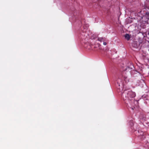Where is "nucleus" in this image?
Returning <instances> with one entry per match:
<instances>
[{"label": "nucleus", "instance_id": "obj_12", "mask_svg": "<svg viewBox=\"0 0 149 149\" xmlns=\"http://www.w3.org/2000/svg\"><path fill=\"white\" fill-rule=\"evenodd\" d=\"M119 88V89L120 90V87H119V88Z\"/></svg>", "mask_w": 149, "mask_h": 149}, {"label": "nucleus", "instance_id": "obj_15", "mask_svg": "<svg viewBox=\"0 0 149 149\" xmlns=\"http://www.w3.org/2000/svg\"><path fill=\"white\" fill-rule=\"evenodd\" d=\"M85 47H86V46H85Z\"/></svg>", "mask_w": 149, "mask_h": 149}, {"label": "nucleus", "instance_id": "obj_2", "mask_svg": "<svg viewBox=\"0 0 149 149\" xmlns=\"http://www.w3.org/2000/svg\"><path fill=\"white\" fill-rule=\"evenodd\" d=\"M86 32V30L84 31L83 33L81 34V39H82V40L83 39L86 40V39L88 38V37H87V35H88V34Z\"/></svg>", "mask_w": 149, "mask_h": 149}, {"label": "nucleus", "instance_id": "obj_10", "mask_svg": "<svg viewBox=\"0 0 149 149\" xmlns=\"http://www.w3.org/2000/svg\"><path fill=\"white\" fill-rule=\"evenodd\" d=\"M146 14L147 15H148L149 16V12H147L146 13Z\"/></svg>", "mask_w": 149, "mask_h": 149}, {"label": "nucleus", "instance_id": "obj_5", "mask_svg": "<svg viewBox=\"0 0 149 149\" xmlns=\"http://www.w3.org/2000/svg\"><path fill=\"white\" fill-rule=\"evenodd\" d=\"M137 132L138 134L137 135L138 136H142L143 134V133L141 130H138Z\"/></svg>", "mask_w": 149, "mask_h": 149}, {"label": "nucleus", "instance_id": "obj_8", "mask_svg": "<svg viewBox=\"0 0 149 149\" xmlns=\"http://www.w3.org/2000/svg\"><path fill=\"white\" fill-rule=\"evenodd\" d=\"M133 67V65H130V67H129V66H128V68H130V69H132V68Z\"/></svg>", "mask_w": 149, "mask_h": 149}, {"label": "nucleus", "instance_id": "obj_7", "mask_svg": "<svg viewBox=\"0 0 149 149\" xmlns=\"http://www.w3.org/2000/svg\"><path fill=\"white\" fill-rule=\"evenodd\" d=\"M86 48L89 50L92 49V47H91V46L90 45L87 46Z\"/></svg>", "mask_w": 149, "mask_h": 149}, {"label": "nucleus", "instance_id": "obj_14", "mask_svg": "<svg viewBox=\"0 0 149 149\" xmlns=\"http://www.w3.org/2000/svg\"><path fill=\"white\" fill-rule=\"evenodd\" d=\"M136 131V133L137 134V132H136L137 131Z\"/></svg>", "mask_w": 149, "mask_h": 149}, {"label": "nucleus", "instance_id": "obj_11", "mask_svg": "<svg viewBox=\"0 0 149 149\" xmlns=\"http://www.w3.org/2000/svg\"><path fill=\"white\" fill-rule=\"evenodd\" d=\"M132 125H133L134 124H133V123H132Z\"/></svg>", "mask_w": 149, "mask_h": 149}, {"label": "nucleus", "instance_id": "obj_13", "mask_svg": "<svg viewBox=\"0 0 149 149\" xmlns=\"http://www.w3.org/2000/svg\"><path fill=\"white\" fill-rule=\"evenodd\" d=\"M148 35H149V32L148 33Z\"/></svg>", "mask_w": 149, "mask_h": 149}, {"label": "nucleus", "instance_id": "obj_3", "mask_svg": "<svg viewBox=\"0 0 149 149\" xmlns=\"http://www.w3.org/2000/svg\"><path fill=\"white\" fill-rule=\"evenodd\" d=\"M98 40L100 42H104L105 41V38L103 37L99 38H98Z\"/></svg>", "mask_w": 149, "mask_h": 149}, {"label": "nucleus", "instance_id": "obj_9", "mask_svg": "<svg viewBox=\"0 0 149 149\" xmlns=\"http://www.w3.org/2000/svg\"><path fill=\"white\" fill-rule=\"evenodd\" d=\"M103 45H107V43L106 42H103Z\"/></svg>", "mask_w": 149, "mask_h": 149}, {"label": "nucleus", "instance_id": "obj_6", "mask_svg": "<svg viewBox=\"0 0 149 149\" xmlns=\"http://www.w3.org/2000/svg\"><path fill=\"white\" fill-rule=\"evenodd\" d=\"M119 81H120V79H118L117 80V84L118 85V86L119 87H120V86H121V89H122V86H123V84H122V83H121V84L119 82Z\"/></svg>", "mask_w": 149, "mask_h": 149}, {"label": "nucleus", "instance_id": "obj_1", "mask_svg": "<svg viewBox=\"0 0 149 149\" xmlns=\"http://www.w3.org/2000/svg\"><path fill=\"white\" fill-rule=\"evenodd\" d=\"M135 96V93L131 91L125 90L122 94L123 100L129 107V105L132 106L130 108L133 110L135 108V103H138L137 101H134V97Z\"/></svg>", "mask_w": 149, "mask_h": 149}, {"label": "nucleus", "instance_id": "obj_4", "mask_svg": "<svg viewBox=\"0 0 149 149\" xmlns=\"http://www.w3.org/2000/svg\"><path fill=\"white\" fill-rule=\"evenodd\" d=\"M125 37V38L127 39V40H129L130 38V36L128 34H126Z\"/></svg>", "mask_w": 149, "mask_h": 149}]
</instances>
